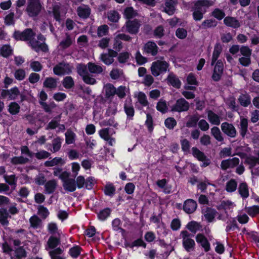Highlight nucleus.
<instances>
[{"mask_svg": "<svg viewBox=\"0 0 259 259\" xmlns=\"http://www.w3.org/2000/svg\"><path fill=\"white\" fill-rule=\"evenodd\" d=\"M213 5V2L208 0H198L195 3L193 7V18L196 21L201 20L203 18V14L206 12L203 10V7L208 8Z\"/></svg>", "mask_w": 259, "mask_h": 259, "instance_id": "nucleus-1", "label": "nucleus"}, {"mask_svg": "<svg viewBox=\"0 0 259 259\" xmlns=\"http://www.w3.org/2000/svg\"><path fill=\"white\" fill-rule=\"evenodd\" d=\"M35 35V33L31 28H26L23 31L15 30L13 37L17 41H28V44L30 46V42L33 41Z\"/></svg>", "mask_w": 259, "mask_h": 259, "instance_id": "nucleus-2", "label": "nucleus"}, {"mask_svg": "<svg viewBox=\"0 0 259 259\" xmlns=\"http://www.w3.org/2000/svg\"><path fill=\"white\" fill-rule=\"evenodd\" d=\"M42 6L40 0H28L26 11L31 17L37 16L40 13Z\"/></svg>", "mask_w": 259, "mask_h": 259, "instance_id": "nucleus-3", "label": "nucleus"}, {"mask_svg": "<svg viewBox=\"0 0 259 259\" xmlns=\"http://www.w3.org/2000/svg\"><path fill=\"white\" fill-rule=\"evenodd\" d=\"M141 26L140 20L137 19L126 21L125 25L122 27V31H125L131 34H137L139 31Z\"/></svg>", "mask_w": 259, "mask_h": 259, "instance_id": "nucleus-4", "label": "nucleus"}, {"mask_svg": "<svg viewBox=\"0 0 259 259\" xmlns=\"http://www.w3.org/2000/svg\"><path fill=\"white\" fill-rule=\"evenodd\" d=\"M168 66V63L165 61L157 60L153 62L150 68L151 73L154 76H158L161 73L165 72Z\"/></svg>", "mask_w": 259, "mask_h": 259, "instance_id": "nucleus-5", "label": "nucleus"}, {"mask_svg": "<svg viewBox=\"0 0 259 259\" xmlns=\"http://www.w3.org/2000/svg\"><path fill=\"white\" fill-rule=\"evenodd\" d=\"M180 236L182 238L183 245L185 250L188 252L193 251L195 248V242L191 238V234L187 231H182Z\"/></svg>", "mask_w": 259, "mask_h": 259, "instance_id": "nucleus-6", "label": "nucleus"}, {"mask_svg": "<svg viewBox=\"0 0 259 259\" xmlns=\"http://www.w3.org/2000/svg\"><path fill=\"white\" fill-rule=\"evenodd\" d=\"M63 187L65 190L71 192H74L76 187L79 189L81 188V176L77 177L76 181L74 177L64 181Z\"/></svg>", "mask_w": 259, "mask_h": 259, "instance_id": "nucleus-7", "label": "nucleus"}, {"mask_svg": "<svg viewBox=\"0 0 259 259\" xmlns=\"http://www.w3.org/2000/svg\"><path fill=\"white\" fill-rule=\"evenodd\" d=\"M53 72L58 76L69 74L71 72V68L68 63L60 62L54 67Z\"/></svg>", "mask_w": 259, "mask_h": 259, "instance_id": "nucleus-8", "label": "nucleus"}, {"mask_svg": "<svg viewBox=\"0 0 259 259\" xmlns=\"http://www.w3.org/2000/svg\"><path fill=\"white\" fill-rule=\"evenodd\" d=\"M190 108V105L184 98H180L176 101V103L171 107V111L182 112L187 111Z\"/></svg>", "mask_w": 259, "mask_h": 259, "instance_id": "nucleus-9", "label": "nucleus"}, {"mask_svg": "<svg viewBox=\"0 0 259 259\" xmlns=\"http://www.w3.org/2000/svg\"><path fill=\"white\" fill-rule=\"evenodd\" d=\"M221 130L224 134L230 138H235L237 135V131L234 126L227 122H224L222 123Z\"/></svg>", "mask_w": 259, "mask_h": 259, "instance_id": "nucleus-10", "label": "nucleus"}, {"mask_svg": "<svg viewBox=\"0 0 259 259\" xmlns=\"http://www.w3.org/2000/svg\"><path fill=\"white\" fill-rule=\"evenodd\" d=\"M240 160L237 157H234L226 160H223L221 163V168L226 170L228 168H233L239 165Z\"/></svg>", "mask_w": 259, "mask_h": 259, "instance_id": "nucleus-11", "label": "nucleus"}, {"mask_svg": "<svg viewBox=\"0 0 259 259\" xmlns=\"http://www.w3.org/2000/svg\"><path fill=\"white\" fill-rule=\"evenodd\" d=\"M117 55V51L109 49L108 53L102 54L101 55L100 59L105 64L109 65L113 63L114 61L113 58L116 57Z\"/></svg>", "mask_w": 259, "mask_h": 259, "instance_id": "nucleus-12", "label": "nucleus"}, {"mask_svg": "<svg viewBox=\"0 0 259 259\" xmlns=\"http://www.w3.org/2000/svg\"><path fill=\"white\" fill-rule=\"evenodd\" d=\"M20 94V91L17 87L11 88L9 90H2L1 93V98L5 99L7 96H9L10 100H15L16 97Z\"/></svg>", "mask_w": 259, "mask_h": 259, "instance_id": "nucleus-13", "label": "nucleus"}, {"mask_svg": "<svg viewBox=\"0 0 259 259\" xmlns=\"http://www.w3.org/2000/svg\"><path fill=\"white\" fill-rule=\"evenodd\" d=\"M30 42V47L35 52L38 53L40 51L44 53H47L49 51V47L45 42H40L38 40L34 39L33 41Z\"/></svg>", "mask_w": 259, "mask_h": 259, "instance_id": "nucleus-14", "label": "nucleus"}, {"mask_svg": "<svg viewBox=\"0 0 259 259\" xmlns=\"http://www.w3.org/2000/svg\"><path fill=\"white\" fill-rule=\"evenodd\" d=\"M224 65L221 60H218L214 66L212 75V79L218 81L220 80L223 72Z\"/></svg>", "mask_w": 259, "mask_h": 259, "instance_id": "nucleus-15", "label": "nucleus"}, {"mask_svg": "<svg viewBox=\"0 0 259 259\" xmlns=\"http://www.w3.org/2000/svg\"><path fill=\"white\" fill-rule=\"evenodd\" d=\"M99 134L101 138L108 142L110 146H112L113 145L115 139L112 138V134H110L109 128H105L100 130Z\"/></svg>", "mask_w": 259, "mask_h": 259, "instance_id": "nucleus-16", "label": "nucleus"}, {"mask_svg": "<svg viewBox=\"0 0 259 259\" xmlns=\"http://www.w3.org/2000/svg\"><path fill=\"white\" fill-rule=\"evenodd\" d=\"M158 49V48L156 44L154 42L150 41L147 42L144 47V52L153 56L157 55Z\"/></svg>", "mask_w": 259, "mask_h": 259, "instance_id": "nucleus-17", "label": "nucleus"}, {"mask_svg": "<svg viewBox=\"0 0 259 259\" xmlns=\"http://www.w3.org/2000/svg\"><path fill=\"white\" fill-rule=\"evenodd\" d=\"M85 143L83 146V149L82 150V154H87L91 155L93 153V150L95 146V141L89 138L84 139Z\"/></svg>", "mask_w": 259, "mask_h": 259, "instance_id": "nucleus-18", "label": "nucleus"}, {"mask_svg": "<svg viewBox=\"0 0 259 259\" xmlns=\"http://www.w3.org/2000/svg\"><path fill=\"white\" fill-rule=\"evenodd\" d=\"M197 204L195 201L189 199L186 200L184 203L183 209L187 213L194 212L197 208Z\"/></svg>", "mask_w": 259, "mask_h": 259, "instance_id": "nucleus-19", "label": "nucleus"}, {"mask_svg": "<svg viewBox=\"0 0 259 259\" xmlns=\"http://www.w3.org/2000/svg\"><path fill=\"white\" fill-rule=\"evenodd\" d=\"M193 156L197 158L199 161L204 162L203 164L207 166L209 164V160L207 159L204 153L200 151L197 148L193 147L192 149Z\"/></svg>", "mask_w": 259, "mask_h": 259, "instance_id": "nucleus-20", "label": "nucleus"}, {"mask_svg": "<svg viewBox=\"0 0 259 259\" xmlns=\"http://www.w3.org/2000/svg\"><path fill=\"white\" fill-rule=\"evenodd\" d=\"M196 240L197 243H200L204 248L205 252H208L210 249V243L207 238L202 234L199 233L196 236Z\"/></svg>", "mask_w": 259, "mask_h": 259, "instance_id": "nucleus-21", "label": "nucleus"}, {"mask_svg": "<svg viewBox=\"0 0 259 259\" xmlns=\"http://www.w3.org/2000/svg\"><path fill=\"white\" fill-rule=\"evenodd\" d=\"M124 110L130 119H133L135 114V110L131 99L125 100L124 105Z\"/></svg>", "mask_w": 259, "mask_h": 259, "instance_id": "nucleus-22", "label": "nucleus"}, {"mask_svg": "<svg viewBox=\"0 0 259 259\" xmlns=\"http://www.w3.org/2000/svg\"><path fill=\"white\" fill-rule=\"evenodd\" d=\"M177 3L174 0H165L164 3V11L168 15H172L176 10V6Z\"/></svg>", "mask_w": 259, "mask_h": 259, "instance_id": "nucleus-23", "label": "nucleus"}, {"mask_svg": "<svg viewBox=\"0 0 259 259\" xmlns=\"http://www.w3.org/2000/svg\"><path fill=\"white\" fill-rule=\"evenodd\" d=\"M224 24L233 28H238L240 26V22L235 17L227 16L224 19Z\"/></svg>", "mask_w": 259, "mask_h": 259, "instance_id": "nucleus-24", "label": "nucleus"}, {"mask_svg": "<svg viewBox=\"0 0 259 259\" xmlns=\"http://www.w3.org/2000/svg\"><path fill=\"white\" fill-rule=\"evenodd\" d=\"M205 219L209 223L212 222L217 215V211L210 207H206L202 210Z\"/></svg>", "mask_w": 259, "mask_h": 259, "instance_id": "nucleus-25", "label": "nucleus"}, {"mask_svg": "<svg viewBox=\"0 0 259 259\" xmlns=\"http://www.w3.org/2000/svg\"><path fill=\"white\" fill-rule=\"evenodd\" d=\"M238 193L243 199H246L249 195L248 186L245 182L240 183L238 186Z\"/></svg>", "mask_w": 259, "mask_h": 259, "instance_id": "nucleus-26", "label": "nucleus"}, {"mask_svg": "<svg viewBox=\"0 0 259 259\" xmlns=\"http://www.w3.org/2000/svg\"><path fill=\"white\" fill-rule=\"evenodd\" d=\"M60 244V239L59 238L51 236L47 241V246L46 247V250L52 249V250L57 248L56 247Z\"/></svg>", "mask_w": 259, "mask_h": 259, "instance_id": "nucleus-27", "label": "nucleus"}, {"mask_svg": "<svg viewBox=\"0 0 259 259\" xmlns=\"http://www.w3.org/2000/svg\"><path fill=\"white\" fill-rule=\"evenodd\" d=\"M57 184L55 180L48 181L45 185L46 193L51 194L53 193L57 187Z\"/></svg>", "mask_w": 259, "mask_h": 259, "instance_id": "nucleus-28", "label": "nucleus"}, {"mask_svg": "<svg viewBox=\"0 0 259 259\" xmlns=\"http://www.w3.org/2000/svg\"><path fill=\"white\" fill-rule=\"evenodd\" d=\"M168 83L174 87L179 89L181 87V82L179 79L172 73L169 74L166 79Z\"/></svg>", "mask_w": 259, "mask_h": 259, "instance_id": "nucleus-29", "label": "nucleus"}, {"mask_svg": "<svg viewBox=\"0 0 259 259\" xmlns=\"http://www.w3.org/2000/svg\"><path fill=\"white\" fill-rule=\"evenodd\" d=\"M208 120L212 124L219 125L221 123V117L211 110L207 112Z\"/></svg>", "mask_w": 259, "mask_h": 259, "instance_id": "nucleus-30", "label": "nucleus"}, {"mask_svg": "<svg viewBox=\"0 0 259 259\" xmlns=\"http://www.w3.org/2000/svg\"><path fill=\"white\" fill-rule=\"evenodd\" d=\"M188 120L186 123V125L188 127H194L196 126L199 119V117L198 114H194L192 115L188 116Z\"/></svg>", "mask_w": 259, "mask_h": 259, "instance_id": "nucleus-31", "label": "nucleus"}, {"mask_svg": "<svg viewBox=\"0 0 259 259\" xmlns=\"http://www.w3.org/2000/svg\"><path fill=\"white\" fill-rule=\"evenodd\" d=\"M248 120L244 117H241L240 122L239 132L242 138L246 135L248 131Z\"/></svg>", "mask_w": 259, "mask_h": 259, "instance_id": "nucleus-32", "label": "nucleus"}, {"mask_svg": "<svg viewBox=\"0 0 259 259\" xmlns=\"http://www.w3.org/2000/svg\"><path fill=\"white\" fill-rule=\"evenodd\" d=\"M13 50L9 45H4L0 48V55L4 57L8 58L13 54Z\"/></svg>", "mask_w": 259, "mask_h": 259, "instance_id": "nucleus-33", "label": "nucleus"}, {"mask_svg": "<svg viewBox=\"0 0 259 259\" xmlns=\"http://www.w3.org/2000/svg\"><path fill=\"white\" fill-rule=\"evenodd\" d=\"M123 15L125 18L128 20L137 16L138 15V13L133 7H128L124 9Z\"/></svg>", "mask_w": 259, "mask_h": 259, "instance_id": "nucleus-34", "label": "nucleus"}, {"mask_svg": "<svg viewBox=\"0 0 259 259\" xmlns=\"http://www.w3.org/2000/svg\"><path fill=\"white\" fill-rule=\"evenodd\" d=\"M211 135L218 142H222L224 141V137L218 127L213 126L211 128Z\"/></svg>", "mask_w": 259, "mask_h": 259, "instance_id": "nucleus-35", "label": "nucleus"}, {"mask_svg": "<svg viewBox=\"0 0 259 259\" xmlns=\"http://www.w3.org/2000/svg\"><path fill=\"white\" fill-rule=\"evenodd\" d=\"M44 87L49 89H55L57 87V79L52 77H47L43 83Z\"/></svg>", "mask_w": 259, "mask_h": 259, "instance_id": "nucleus-36", "label": "nucleus"}, {"mask_svg": "<svg viewBox=\"0 0 259 259\" xmlns=\"http://www.w3.org/2000/svg\"><path fill=\"white\" fill-rule=\"evenodd\" d=\"M238 101L241 106L247 107L251 103V98L247 94H241L238 98Z\"/></svg>", "mask_w": 259, "mask_h": 259, "instance_id": "nucleus-37", "label": "nucleus"}, {"mask_svg": "<svg viewBox=\"0 0 259 259\" xmlns=\"http://www.w3.org/2000/svg\"><path fill=\"white\" fill-rule=\"evenodd\" d=\"M20 110V106L15 102H11L8 106V112L12 115L18 114Z\"/></svg>", "mask_w": 259, "mask_h": 259, "instance_id": "nucleus-38", "label": "nucleus"}, {"mask_svg": "<svg viewBox=\"0 0 259 259\" xmlns=\"http://www.w3.org/2000/svg\"><path fill=\"white\" fill-rule=\"evenodd\" d=\"M63 250L60 247H57V248L50 250L49 252V254L51 259H64L60 255L63 253Z\"/></svg>", "mask_w": 259, "mask_h": 259, "instance_id": "nucleus-39", "label": "nucleus"}, {"mask_svg": "<svg viewBox=\"0 0 259 259\" xmlns=\"http://www.w3.org/2000/svg\"><path fill=\"white\" fill-rule=\"evenodd\" d=\"M222 51V48L220 44H217L214 48L211 59V65H213Z\"/></svg>", "mask_w": 259, "mask_h": 259, "instance_id": "nucleus-40", "label": "nucleus"}, {"mask_svg": "<svg viewBox=\"0 0 259 259\" xmlns=\"http://www.w3.org/2000/svg\"><path fill=\"white\" fill-rule=\"evenodd\" d=\"M217 25V22L215 20L207 19L202 22L199 28L201 29H207L211 27H214Z\"/></svg>", "mask_w": 259, "mask_h": 259, "instance_id": "nucleus-41", "label": "nucleus"}, {"mask_svg": "<svg viewBox=\"0 0 259 259\" xmlns=\"http://www.w3.org/2000/svg\"><path fill=\"white\" fill-rule=\"evenodd\" d=\"M15 251V255L17 259L25 258L27 256V253L23 246H19L16 248Z\"/></svg>", "mask_w": 259, "mask_h": 259, "instance_id": "nucleus-42", "label": "nucleus"}, {"mask_svg": "<svg viewBox=\"0 0 259 259\" xmlns=\"http://www.w3.org/2000/svg\"><path fill=\"white\" fill-rule=\"evenodd\" d=\"M244 209L245 212L251 217H254L259 214V206L258 205L245 207Z\"/></svg>", "mask_w": 259, "mask_h": 259, "instance_id": "nucleus-43", "label": "nucleus"}, {"mask_svg": "<svg viewBox=\"0 0 259 259\" xmlns=\"http://www.w3.org/2000/svg\"><path fill=\"white\" fill-rule=\"evenodd\" d=\"M63 86L66 89H71L74 85L72 77L70 76L65 77L62 82Z\"/></svg>", "mask_w": 259, "mask_h": 259, "instance_id": "nucleus-44", "label": "nucleus"}, {"mask_svg": "<svg viewBox=\"0 0 259 259\" xmlns=\"http://www.w3.org/2000/svg\"><path fill=\"white\" fill-rule=\"evenodd\" d=\"M187 228L191 232L195 233L201 229V226L199 223L195 221H191L187 225Z\"/></svg>", "mask_w": 259, "mask_h": 259, "instance_id": "nucleus-45", "label": "nucleus"}, {"mask_svg": "<svg viewBox=\"0 0 259 259\" xmlns=\"http://www.w3.org/2000/svg\"><path fill=\"white\" fill-rule=\"evenodd\" d=\"M28 161V158L22 156L13 157L11 160V162L14 165L25 164Z\"/></svg>", "mask_w": 259, "mask_h": 259, "instance_id": "nucleus-46", "label": "nucleus"}, {"mask_svg": "<svg viewBox=\"0 0 259 259\" xmlns=\"http://www.w3.org/2000/svg\"><path fill=\"white\" fill-rule=\"evenodd\" d=\"M88 69L90 72L93 73H101L103 72V69L100 65H96L93 63H88Z\"/></svg>", "mask_w": 259, "mask_h": 259, "instance_id": "nucleus-47", "label": "nucleus"}, {"mask_svg": "<svg viewBox=\"0 0 259 259\" xmlns=\"http://www.w3.org/2000/svg\"><path fill=\"white\" fill-rule=\"evenodd\" d=\"M237 187V182L235 179H232L226 183V190L228 192H233L236 190Z\"/></svg>", "mask_w": 259, "mask_h": 259, "instance_id": "nucleus-48", "label": "nucleus"}, {"mask_svg": "<svg viewBox=\"0 0 259 259\" xmlns=\"http://www.w3.org/2000/svg\"><path fill=\"white\" fill-rule=\"evenodd\" d=\"M139 103L143 106H147L149 105L146 94L142 92H140L137 95Z\"/></svg>", "mask_w": 259, "mask_h": 259, "instance_id": "nucleus-49", "label": "nucleus"}, {"mask_svg": "<svg viewBox=\"0 0 259 259\" xmlns=\"http://www.w3.org/2000/svg\"><path fill=\"white\" fill-rule=\"evenodd\" d=\"M9 214L6 209H3L0 210V223L3 226H8L9 224V221L8 218Z\"/></svg>", "mask_w": 259, "mask_h": 259, "instance_id": "nucleus-50", "label": "nucleus"}, {"mask_svg": "<svg viewBox=\"0 0 259 259\" xmlns=\"http://www.w3.org/2000/svg\"><path fill=\"white\" fill-rule=\"evenodd\" d=\"M15 14L14 12H10L4 18V23L6 25H14L15 23L14 19Z\"/></svg>", "mask_w": 259, "mask_h": 259, "instance_id": "nucleus-51", "label": "nucleus"}, {"mask_svg": "<svg viewBox=\"0 0 259 259\" xmlns=\"http://www.w3.org/2000/svg\"><path fill=\"white\" fill-rule=\"evenodd\" d=\"M156 109L162 113H166L168 110L166 101L161 99L157 104Z\"/></svg>", "mask_w": 259, "mask_h": 259, "instance_id": "nucleus-52", "label": "nucleus"}, {"mask_svg": "<svg viewBox=\"0 0 259 259\" xmlns=\"http://www.w3.org/2000/svg\"><path fill=\"white\" fill-rule=\"evenodd\" d=\"M94 185V180L89 177L84 180V179L82 177V187H85L88 189H91L93 188Z\"/></svg>", "mask_w": 259, "mask_h": 259, "instance_id": "nucleus-53", "label": "nucleus"}, {"mask_svg": "<svg viewBox=\"0 0 259 259\" xmlns=\"http://www.w3.org/2000/svg\"><path fill=\"white\" fill-rule=\"evenodd\" d=\"M29 222L31 226L36 229L40 226L41 220L37 215H34L30 218Z\"/></svg>", "mask_w": 259, "mask_h": 259, "instance_id": "nucleus-54", "label": "nucleus"}, {"mask_svg": "<svg viewBox=\"0 0 259 259\" xmlns=\"http://www.w3.org/2000/svg\"><path fill=\"white\" fill-rule=\"evenodd\" d=\"M52 13L54 19L57 21H60L61 20L60 6L58 5H54L53 6Z\"/></svg>", "mask_w": 259, "mask_h": 259, "instance_id": "nucleus-55", "label": "nucleus"}, {"mask_svg": "<svg viewBox=\"0 0 259 259\" xmlns=\"http://www.w3.org/2000/svg\"><path fill=\"white\" fill-rule=\"evenodd\" d=\"M120 18L119 13L116 11H110L108 13V19L112 22H117Z\"/></svg>", "mask_w": 259, "mask_h": 259, "instance_id": "nucleus-56", "label": "nucleus"}, {"mask_svg": "<svg viewBox=\"0 0 259 259\" xmlns=\"http://www.w3.org/2000/svg\"><path fill=\"white\" fill-rule=\"evenodd\" d=\"M116 92V88L112 84H108L105 87L106 96L107 97L114 96Z\"/></svg>", "mask_w": 259, "mask_h": 259, "instance_id": "nucleus-57", "label": "nucleus"}, {"mask_svg": "<svg viewBox=\"0 0 259 259\" xmlns=\"http://www.w3.org/2000/svg\"><path fill=\"white\" fill-rule=\"evenodd\" d=\"M115 187L112 184H108L105 186L104 193L106 195L112 197L115 194Z\"/></svg>", "mask_w": 259, "mask_h": 259, "instance_id": "nucleus-58", "label": "nucleus"}, {"mask_svg": "<svg viewBox=\"0 0 259 259\" xmlns=\"http://www.w3.org/2000/svg\"><path fill=\"white\" fill-rule=\"evenodd\" d=\"M110 209L107 208L101 210L98 214V219L101 221H104L110 214Z\"/></svg>", "mask_w": 259, "mask_h": 259, "instance_id": "nucleus-59", "label": "nucleus"}, {"mask_svg": "<svg viewBox=\"0 0 259 259\" xmlns=\"http://www.w3.org/2000/svg\"><path fill=\"white\" fill-rule=\"evenodd\" d=\"M233 155L232 154V148L230 147L222 148L219 152V156L222 158Z\"/></svg>", "mask_w": 259, "mask_h": 259, "instance_id": "nucleus-60", "label": "nucleus"}, {"mask_svg": "<svg viewBox=\"0 0 259 259\" xmlns=\"http://www.w3.org/2000/svg\"><path fill=\"white\" fill-rule=\"evenodd\" d=\"M122 74H123L122 70L118 68L113 69L110 73L111 77L113 79L119 78Z\"/></svg>", "mask_w": 259, "mask_h": 259, "instance_id": "nucleus-61", "label": "nucleus"}, {"mask_svg": "<svg viewBox=\"0 0 259 259\" xmlns=\"http://www.w3.org/2000/svg\"><path fill=\"white\" fill-rule=\"evenodd\" d=\"M62 161L61 157H55L51 160H48L45 162V165L47 167H51L56 165Z\"/></svg>", "mask_w": 259, "mask_h": 259, "instance_id": "nucleus-62", "label": "nucleus"}, {"mask_svg": "<svg viewBox=\"0 0 259 259\" xmlns=\"http://www.w3.org/2000/svg\"><path fill=\"white\" fill-rule=\"evenodd\" d=\"M75 134L71 131H67L65 133V141L67 144H71L74 142Z\"/></svg>", "mask_w": 259, "mask_h": 259, "instance_id": "nucleus-63", "label": "nucleus"}, {"mask_svg": "<svg viewBox=\"0 0 259 259\" xmlns=\"http://www.w3.org/2000/svg\"><path fill=\"white\" fill-rule=\"evenodd\" d=\"M30 67L35 72H39L42 69V65L37 61H32L30 62Z\"/></svg>", "mask_w": 259, "mask_h": 259, "instance_id": "nucleus-64", "label": "nucleus"}]
</instances>
